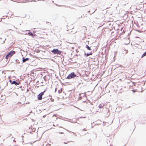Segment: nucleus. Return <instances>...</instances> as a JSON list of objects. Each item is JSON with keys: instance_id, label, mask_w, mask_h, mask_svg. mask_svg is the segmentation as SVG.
Returning <instances> with one entry per match:
<instances>
[{"instance_id": "a211bd4d", "label": "nucleus", "mask_w": 146, "mask_h": 146, "mask_svg": "<svg viewBox=\"0 0 146 146\" xmlns=\"http://www.w3.org/2000/svg\"><path fill=\"white\" fill-rule=\"evenodd\" d=\"M59 133H60V134H63V132H59Z\"/></svg>"}, {"instance_id": "39448f33", "label": "nucleus", "mask_w": 146, "mask_h": 146, "mask_svg": "<svg viewBox=\"0 0 146 146\" xmlns=\"http://www.w3.org/2000/svg\"><path fill=\"white\" fill-rule=\"evenodd\" d=\"M74 27V25L73 24H68L67 25V29H68L67 31L70 30L72 29Z\"/></svg>"}, {"instance_id": "6ab92c4d", "label": "nucleus", "mask_w": 146, "mask_h": 146, "mask_svg": "<svg viewBox=\"0 0 146 146\" xmlns=\"http://www.w3.org/2000/svg\"><path fill=\"white\" fill-rule=\"evenodd\" d=\"M76 52H78V50L77 49V50H76Z\"/></svg>"}, {"instance_id": "f3484780", "label": "nucleus", "mask_w": 146, "mask_h": 146, "mask_svg": "<svg viewBox=\"0 0 146 146\" xmlns=\"http://www.w3.org/2000/svg\"><path fill=\"white\" fill-rule=\"evenodd\" d=\"M57 88H55V92H56V91L57 90Z\"/></svg>"}, {"instance_id": "412c9836", "label": "nucleus", "mask_w": 146, "mask_h": 146, "mask_svg": "<svg viewBox=\"0 0 146 146\" xmlns=\"http://www.w3.org/2000/svg\"><path fill=\"white\" fill-rule=\"evenodd\" d=\"M72 48H73V49H74V47H72Z\"/></svg>"}, {"instance_id": "9d476101", "label": "nucleus", "mask_w": 146, "mask_h": 146, "mask_svg": "<svg viewBox=\"0 0 146 146\" xmlns=\"http://www.w3.org/2000/svg\"><path fill=\"white\" fill-rule=\"evenodd\" d=\"M104 105L103 104H99L98 107L100 109H102L103 108Z\"/></svg>"}, {"instance_id": "f8f14e48", "label": "nucleus", "mask_w": 146, "mask_h": 146, "mask_svg": "<svg viewBox=\"0 0 146 146\" xmlns=\"http://www.w3.org/2000/svg\"><path fill=\"white\" fill-rule=\"evenodd\" d=\"M62 92V89H61L60 90H58V92L59 94L60 93Z\"/></svg>"}, {"instance_id": "5701e85b", "label": "nucleus", "mask_w": 146, "mask_h": 146, "mask_svg": "<svg viewBox=\"0 0 146 146\" xmlns=\"http://www.w3.org/2000/svg\"><path fill=\"white\" fill-rule=\"evenodd\" d=\"M64 143H66H66H65V142H64Z\"/></svg>"}, {"instance_id": "9b49d317", "label": "nucleus", "mask_w": 146, "mask_h": 146, "mask_svg": "<svg viewBox=\"0 0 146 146\" xmlns=\"http://www.w3.org/2000/svg\"><path fill=\"white\" fill-rule=\"evenodd\" d=\"M86 47L88 50H91V49L90 48L88 45H86Z\"/></svg>"}, {"instance_id": "dca6fc26", "label": "nucleus", "mask_w": 146, "mask_h": 146, "mask_svg": "<svg viewBox=\"0 0 146 146\" xmlns=\"http://www.w3.org/2000/svg\"><path fill=\"white\" fill-rule=\"evenodd\" d=\"M132 91L133 92H136V90H132Z\"/></svg>"}, {"instance_id": "aec40b11", "label": "nucleus", "mask_w": 146, "mask_h": 146, "mask_svg": "<svg viewBox=\"0 0 146 146\" xmlns=\"http://www.w3.org/2000/svg\"><path fill=\"white\" fill-rule=\"evenodd\" d=\"M84 131H86V129H83Z\"/></svg>"}, {"instance_id": "4be33fe9", "label": "nucleus", "mask_w": 146, "mask_h": 146, "mask_svg": "<svg viewBox=\"0 0 146 146\" xmlns=\"http://www.w3.org/2000/svg\"><path fill=\"white\" fill-rule=\"evenodd\" d=\"M145 54H146V52L145 53Z\"/></svg>"}, {"instance_id": "f03ea898", "label": "nucleus", "mask_w": 146, "mask_h": 146, "mask_svg": "<svg viewBox=\"0 0 146 146\" xmlns=\"http://www.w3.org/2000/svg\"><path fill=\"white\" fill-rule=\"evenodd\" d=\"M44 29L40 28H38L35 30L36 32L38 34H41L45 33Z\"/></svg>"}, {"instance_id": "7ed1b4c3", "label": "nucleus", "mask_w": 146, "mask_h": 146, "mask_svg": "<svg viewBox=\"0 0 146 146\" xmlns=\"http://www.w3.org/2000/svg\"><path fill=\"white\" fill-rule=\"evenodd\" d=\"M15 53V51H11L6 55V57H5V58L7 60L9 57H11L13 55H14Z\"/></svg>"}, {"instance_id": "f257e3e1", "label": "nucleus", "mask_w": 146, "mask_h": 146, "mask_svg": "<svg viewBox=\"0 0 146 146\" xmlns=\"http://www.w3.org/2000/svg\"><path fill=\"white\" fill-rule=\"evenodd\" d=\"M54 100L52 98H46V100L43 102L45 103L46 104L50 105L51 102H54Z\"/></svg>"}, {"instance_id": "20e7f679", "label": "nucleus", "mask_w": 146, "mask_h": 146, "mask_svg": "<svg viewBox=\"0 0 146 146\" xmlns=\"http://www.w3.org/2000/svg\"><path fill=\"white\" fill-rule=\"evenodd\" d=\"M76 76V75L75 74L74 72H72L66 77V79H71Z\"/></svg>"}, {"instance_id": "6e6552de", "label": "nucleus", "mask_w": 146, "mask_h": 146, "mask_svg": "<svg viewBox=\"0 0 146 146\" xmlns=\"http://www.w3.org/2000/svg\"><path fill=\"white\" fill-rule=\"evenodd\" d=\"M9 82L11 83V84H15V85H19L20 84V83H17L15 81H12L11 80H9Z\"/></svg>"}, {"instance_id": "2eb2a0df", "label": "nucleus", "mask_w": 146, "mask_h": 146, "mask_svg": "<svg viewBox=\"0 0 146 146\" xmlns=\"http://www.w3.org/2000/svg\"><path fill=\"white\" fill-rule=\"evenodd\" d=\"M146 55V54H145V53H144L142 55V58L143 57V56H145Z\"/></svg>"}, {"instance_id": "1a4fd4ad", "label": "nucleus", "mask_w": 146, "mask_h": 146, "mask_svg": "<svg viewBox=\"0 0 146 146\" xmlns=\"http://www.w3.org/2000/svg\"><path fill=\"white\" fill-rule=\"evenodd\" d=\"M29 60V59L28 58H25L24 57H23V62H24L27 61H28Z\"/></svg>"}, {"instance_id": "4468645a", "label": "nucleus", "mask_w": 146, "mask_h": 146, "mask_svg": "<svg viewBox=\"0 0 146 146\" xmlns=\"http://www.w3.org/2000/svg\"><path fill=\"white\" fill-rule=\"evenodd\" d=\"M29 35L30 36H33V34L32 33L30 32L28 33Z\"/></svg>"}, {"instance_id": "0eeeda50", "label": "nucleus", "mask_w": 146, "mask_h": 146, "mask_svg": "<svg viewBox=\"0 0 146 146\" xmlns=\"http://www.w3.org/2000/svg\"><path fill=\"white\" fill-rule=\"evenodd\" d=\"M52 52L54 54H60L61 52L58 49H54Z\"/></svg>"}, {"instance_id": "423d86ee", "label": "nucleus", "mask_w": 146, "mask_h": 146, "mask_svg": "<svg viewBox=\"0 0 146 146\" xmlns=\"http://www.w3.org/2000/svg\"><path fill=\"white\" fill-rule=\"evenodd\" d=\"M45 90L43 92H42L40 93L37 96L38 99L39 100H41L42 99V96L44 95Z\"/></svg>"}, {"instance_id": "b1692460", "label": "nucleus", "mask_w": 146, "mask_h": 146, "mask_svg": "<svg viewBox=\"0 0 146 146\" xmlns=\"http://www.w3.org/2000/svg\"><path fill=\"white\" fill-rule=\"evenodd\" d=\"M71 32H72V31H71Z\"/></svg>"}, {"instance_id": "ddd939ff", "label": "nucleus", "mask_w": 146, "mask_h": 146, "mask_svg": "<svg viewBox=\"0 0 146 146\" xmlns=\"http://www.w3.org/2000/svg\"><path fill=\"white\" fill-rule=\"evenodd\" d=\"M92 53H90L89 54L87 53L86 54V55H87V56H88L89 55H92Z\"/></svg>"}]
</instances>
